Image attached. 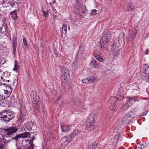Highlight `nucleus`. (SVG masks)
I'll list each match as a JSON object with an SVG mask.
<instances>
[{"label": "nucleus", "instance_id": "nucleus-1", "mask_svg": "<svg viewBox=\"0 0 149 149\" xmlns=\"http://www.w3.org/2000/svg\"><path fill=\"white\" fill-rule=\"evenodd\" d=\"M3 130L6 136L11 137L12 139L17 142V141L19 138H26L29 136L31 135L30 132H25L17 134L15 136L13 137L14 136V134L16 133L18 130L17 128L15 126L9 127L6 128L4 129Z\"/></svg>", "mask_w": 149, "mask_h": 149}, {"label": "nucleus", "instance_id": "nucleus-2", "mask_svg": "<svg viewBox=\"0 0 149 149\" xmlns=\"http://www.w3.org/2000/svg\"><path fill=\"white\" fill-rule=\"evenodd\" d=\"M31 97L32 99V102L34 103V112L35 114H38L39 112L40 106L39 102L40 101V98L39 96L37 95V93L35 90H32L31 93Z\"/></svg>", "mask_w": 149, "mask_h": 149}, {"label": "nucleus", "instance_id": "nucleus-3", "mask_svg": "<svg viewBox=\"0 0 149 149\" xmlns=\"http://www.w3.org/2000/svg\"><path fill=\"white\" fill-rule=\"evenodd\" d=\"M15 113L13 111H4L0 113V118L5 122H8L15 118Z\"/></svg>", "mask_w": 149, "mask_h": 149}, {"label": "nucleus", "instance_id": "nucleus-4", "mask_svg": "<svg viewBox=\"0 0 149 149\" xmlns=\"http://www.w3.org/2000/svg\"><path fill=\"white\" fill-rule=\"evenodd\" d=\"M81 130H80L77 129L74 131L72 134L70 136H64L62 139V141L63 143L61 146H63V148L67 146L73 139L74 137L77 134L81 132Z\"/></svg>", "mask_w": 149, "mask_h": 149}, {"label": "nucleus", "instance_id": "nucleus-5", "mask_svg": "<svg viewBox=\"0 0 149 149\" xmlns=\"http://www.w3.org/2000/svg\"><path fill=\"white\" fill-rule=\"evenodd\" d=\"M94 118L91 117H90L86 122L85 123L86 129L88 131H92L94 128Z\"/></svg>", "mask_w": 149, "mask_h": 149}, {"label": "nucleus", "instance_id": "nucleus-6", "mask_svg": "<svg viewBox=\"0 0 149 149\" xmlns=\"http://www.w3.org/2000/svg\"><path fill=\"white\" fill-rule=\"evenodd\" d=\"M12 92V89L11 87L8 86L6 87V89H4L3 88L1 87L0 86V93L2 95L4 94L7 96L8 97H9Z\"/></svg>", "mask_w": 149, "mask_h": 149}, {"label": "nucleus", "instance_id": "nucleus-7", "mask_svg": "<svg viewBox=\"0 0 149 149\" xmlns=\"http://www.w3.org/2000/svg\"><path fill=\"white\" fill-rule=\"evenodd\" d=\"M136 99L137 98L136 97L133 98L129 97L126 103L123 106V109L124 110H126L134 102H136Z\"/></svg>", "mask_w": 149, "mask_h": 149}, {"label": "nucleus", "instance_id": "nucleus-8", "mask_svg": "<svg viewBox=\"0 0 149 149\" xmlns=\"http://www.w3.org/2000/svg\"><path fill=\"white\" fill-rule=\"evenodd\" d=\"M114 102L113 104L111 105L110 107L111 108L115 111V110L117 109L119 106L120 105V103H118L119 101L121 102V99H119L118 97L116 98V97L114 98Z\"/></svg>", "mask_w": 149, "mask_h": 149}, {"label": "nucleus", "instance_id": "nucleus-9", "mask_svg": "<svg viewBox=\"0 0 149 149\" xmlns=\"http://www.w3.org/2000/svg\"><path fill=\"white\" fill-rule=\"evenodd\" d=\"M119 43L118 42L115 43L112 45L111 50L113 54L115 55H117L119 52Z\"/></svg>", "mask_w": 149, "mask_h": 149}, {"label": "nucleus", "instance_id": "nucleus-10", "mask_svg": "<svg viewBox=\"0 0 149 149\" xmlns=\"http://www.w3.org/2000/svg\"><path fill=\"white\" fill-rule=\"evenodd\" d=\"M61 71L62 72L61 76L63 77H70V70L68 68H65L64 66H62L61 68Z\"/></svg>", "mask_w": 149, "mask_h": 149}, {"label": "nucleus", "instance_id": "nucleus-11", "mask_svg": "<svg viewBox=\"0 0 149 149\" xmlns=\"http://www.w3.org/2000/svg\"><path fill=\"white\" fill-rule=\"evenodd\" d=\"M61 128L62 131L63 132H66L71 130H74L75 129V127L74 125H62L61 126Z\"/></svg>", "mask_w": 149, "mask_h": 149}, {"label": "nucleus", "instance_id": "nucleus-12", "mask_svg": "<svg viewBox=\"0 0 149 149\" xmlns=\"http://www.w3.org/2000/svg\"><path fill=\"white\" fill-rule=\"evenodd\" d=\"M137 110V109L136 108L132 109L127 113L126 116L129 118V119H130L132 120V118H134Z\"/></svg>", "mask_w": 149, "mask_h": 149}, {"label": "nucleus", "instance_id": "nucleus-13", "mask_svg": "<svg viewBox=\"0 0 149 149\" xmlns=\"http://www.w3.org/2000/svg\"><path fill=\"white\" fill-rule=\"evenodd\" d=\"M111 38L110 33L107 31H104L103 33V36L101 39L102 40L107 41H108Z\"/></svg>", "mask_w": 149, "mask_h": 149}, {"label": "nucleus", "instance_id": "nucleus-14", "mask_svg": "<svg viewBox=\"0 0 149 149\" xmlns=\"http://www.w3.org/2000/svg\"><path fill=\"white\" fill-rule=\"evenodd\" d=\"M108 42L107 41H103L101 40L100 44L101 47L105 50H107L109 46V44L108 43Z\"/></svg>", "mask_w": 149, "mask_h": 149}, {"label": "nucleus", "instance_id": "nucleus-15", "mask_svg": "<svg viewBox=\"0 0 149 149\" xmlns=\"http://www.w3.org/2000/svg\"><path fill=\"white\" fill-rule=\"evenodd\" d=\"M90 65L93 68H98L99 66V63L95 59H92L91 60Z\"/></svg>", "mask_w": 149, "mask_h": 149}, {"label": "nucleus", "instance_id": "nucleus-16", "mask_svg": "<svg viewBox=\"0 0 149 149\" xmlns=\"http://www.w3.org/2000/svg\"><path fill=\"white\" fill-rule=\"evenodd\" d=\"M131 119H129L126 115L124 116L122 118V123L123 125H126L131 121Z\"/></svg>", "mask_w": 149, "mask_h": 149}, {"label": "nucleus", "instance_id": "nucleus-17", "mask_svg": "<svg viewBox=\"0 0 149 149\" xmlns=\"http://www.w3.org/2000/svg\"><path fill=\"white\" fill-rule=\"evenodd\" d=\"M123 88L122 87H120L118 89V90L117 92V94H116V96L117 97H121V98H123L124 97V96L123 95Z\"/></svg>", "mask_w": 149, "mask_h": 149}, {"label": "nucleus", "instance_id": "nucleus-18", "mask_svg": "<svg viewBox=\"0 0 149 149\" xmlns=\"http://www.w3.org/2000/svg\"><path fill=\"white\" fill-rule=\"evenodd\" d=\"M125 33L123 32H122L120 33L118 37V41L119 42H125Z\"/></svg>", "mask_w": 149, "mask_h": 149}, {"label": "nucleus", "instance_id": "nucleus-19", "mask_svg": "<svg viewBox=\"0 0 149 149\" xmlns=\"http://www.w3.org/2000/svg\"><path fill=\"white\" fill-rule=\"evenodd\" d=\"M1 95L0 94V104H1V103H5L6 102L5 99L6 98L8 97L6 95L3 94Z\"/></svg>", "mask_w": 149, "mask_h": 149}, {"label": "nucleus", "instance_id": "nucleus-20", "mask_svg": "<svg viewBox=\"0 0 149 149\" xmlns=\"http://www.w3.org/2000/svg\"><path fill=\"white\" fill-rule=\"evenodd\" d=\"M94 80V79H89V78H86L82 80L83 83L86 84H89L90 83H91L93 82Z\"/></svg>", "mask_w": 149, "mask_h": 149}, {"label": "nucleus", "instance_id": "nucleus-21", "mask_svg": "<svg viewBox=\"0 0 149 149\" xmlns=\"http://www.w3.org/2000/svg\"><path fill=\"white\" fill-rule=\"evenodd\" d=\"M134 10V8L133 5L132 4H129L128 5L126 9V11H132Z\"/></svg>", "mask_w": 149, "mask_h": 149}, {"label": "nucleus", "instance_id": "nucleus-22", "mask_svg": "<svg viewBox=\"0 0 149 149\" xmlns=\"http://www.w3.org/2000/svg\"><path fill=\"white\" fill-rule=\"evenodd\" d=\"M75 103L78 107L82 108L83 107V105L82 104L81 100L79 99H77L75 102Z\"/></svg>", "mask_w": 149, "mask_h": 149}, {"label": "nucleus", "instance_id": "nucleus-23", "mask_svg": "<svg viewBox=\"0 0 149 149\" xmlns=\"http://www.w3.org/2000/svg\"><path fill=\"white\" fill-rule=\"evenodd\" d=\"M68 78L69 77H63L62 79V82L63 84L64 85H66L68 84Z\"/></svg>", "mask_w": 149, "mask_h": 149}, {"label": "nucleus", "instance_id": "nucleus-24", "mask_svg": "<svg viewBox=\"0 0 149 149\" xmlns=\"http://www.w3.org/2000/svg\"><path fill=\"white\" fill-rule=\"evenodd\" d=\"M97 144L95 142H94L91 144L88 149H95L97 147Z\"/></svg>", "mask_w": 149, "mask_h": 149}, {"label": "nucleus", "instance_id": "nucleus-25", "mask_svg": "<svg viewBox=\"0 0 149 149\" xmlns=\"http://www.w3.org/2000/svg\"><path fill=\"white\" fill-rule=\"evenodd\" d=\"M36 125V124L34 123L33 122L30 123L29 125L27 126V129L29 131H30L33 129V127L31 126V125Z\"/></svg>", "mask_w": 149, "mask_h": 149}, {"label": "nucleus", "instance_id": "nucleus-26", "mask_svg": "<svg viewBox=\"0 0 149 149\" xmlns=\"http://www.w3.org/2000/svg\"><path fill=\"white\" fill-rule=\"evenodd\" d=\"M10 15L11 16V17L13 19H16L17 18L16 14L15 12H11L10 14Z\"/></svg>", "mask_w": 149, "mask_h": 149}, {"label": "nucleus", "instance_id": "nucleus-27", "mask_svg": "<svg viewBox=\"0 0 149 149\" xmlns=\"http://www.w3.org/2000/svg\"><path fill=\"white\" fill-rule=\"evenodd\" d=\"M17 38L14 37L13 38V45L17 46Z\"/></svg>", "mask_w": 149, "mask_h": 149}, {"label": "nucleus", "instance_id": "nucleus-28", "mask_svg": "<svg viewBox=\"0 0 149 149\" xmlns=\"http://www.w3.org/2000/svg\"><path fill=\"white\" fill-rule=\"evenodd\" d=\"M67 29H62L61 30V36L63 38V36L65 35V33L67 32Z\"/></svg>", "mask_w": 149, "mask_h": 149}, {"label": "nucleus", "instance_id": "nucleus-29", "mask_svg": "<svg viewBox=\"0 0 149 149\" xmlns=\"http://www.w3.org/2000/svg\"><path fill=\"white\" fill-rule=\"evenodd\" d=\"M15 63L14 65V68L13 69V70L14 71H17V69H18L19 68V66L16 63V61H15Z\"/></svg>", "mask_w": 149, "mask_h": 149}, {"label": "nucleus", "instance_id": "nucleus-30", "mask_svg": "<svg viewBox=\"0 0 149 149\" xmlns=\"http://www.w3.org/2000/svg\"><path fill=\"white\" fill-rule=\"evenodd\" d=\"M82 51L81 50H79L77 54V56L76 57V58L77 57V58H81L82 57Z\"/></svg>", "mask_w": 149, "mask_h": 149}, {"label": "nucleus", "instance_id": "nucleus-31", "mask_svg": "<svg viewBox=\"0 0 149 149\" xmlns=\"http://www.w3.org/2000/svg\"><path fill=\"white\" fill-rule=\"evenodd\" d=\"M97 10L95 9L93 10L91 12V15H93L97 14Z\"/></svg>", "mask_w": 149, "mask_h": 149}, {"label": "nucleus", "instance_id": "nucleus-32", "mask_svg": "<svg viewBox=\"0 0 149 149\" xmlns=\"http://www.w3.org/2000/svg\"><path fill=\"white\" fill-rule=\"evenodd\" d=\"M145 72L146 74H149V65L145 69Z\"/></svg>", "mask_w": 149, "mask_h": 149}, {"label": "nucleus", "instance_id": "nucleus-33", "mask_svg": "<svg viewBox=\"0 0 149 149\" xmlns=\"http://www.w3.org/2000/svg\"><path fill=\"white\" fill-rule=\"evenodd\" d=\"M16 46L13 45V52L14 55H15V52L16 51Z\"/></svg>", "mask_w": 149, "mask_h": 149}, {"label": "nucleus", "instance_id": "nucleus-34", "mask_svg": "<svg viewBox=\"0 0 149 149\" xmlns=\"http://www.w3.org/2000/svg\"><path fill=\"white\" fill-rule=\"evenodd\" d=\"M23 42L24 45L26 46H28V43L26 41V40L25 39V38H24L23 39Z\"/></svg>", "mask_w": 149, "mask_h": 149}, {"label": "nucleus", "instance_id": "nucleus-35", "mask_svg": "<svg viewBox=\"0 0 149 149\" xmlns=\"http://www.w3.org/2000/svg\"><path fill=\"white\" fill-rule=\"evenodd\" d=\"M43 12V14H44V15L46 17H47L48 16V13L47 11H46L45 10H43L42 11Z\"/></svg>", "mask_w": 149, "mask_h": 149}, {"label": "nucleus", "instance_id": "nucleus-36", "mask_svg": "<svg viewBox=\"0 0 149 149\" xmlns=\"http://www.w3.org/2000/svg\"><path fill=\"white\" fill-rule=\"evenodd\" d=\"M2 142L1 143L0 142V148H3L5 146V144L3 143L2 144Z\"/></svg>", "mask_w": 149, "mask_h": 149}, {"label": "nucleus", "instance_id": "nucleus-37", "mask_svg": "<svg viewBox=\"0 0 149 149\" xmlns=\"http://www.w3.org/2000/svg\"><path fill=\"white\" fill-rule=\"evenodd\" d=\"M29 143L30 146H34V144L33 143V141H32V140H29Z\"/></svg>", "mask_w": 149, "mask_h": 149}, {"label": "nucleus", "instance_id": "nucleus-38", "mask_svg": "<svg viewBox=\"0 0 149 149\" xmlns=\"http://www.w3.org/2000/svg\"><path fill=\"white\" fill-rule=\"evenodd\" d=\"M97 60L100 62H102L103 61V58L100 56L98 58H97Z\"/></svg>", "mask_w": 149, "mask_h": 149}, {"label": "nucleus", "instance_id": "nucleus-39", "mask_svg": "<svg viewBox=\"0 0 149 149\" xmlns=\"http://www.w3.org/2000/svg\"><path fill=\"white\" fill-rule=\"evenodd\" d=\"M34 146H27V148L28 149H34Z\"/></svg>", "mask_w": 149, "mask_h": 149}, {"label": "nucleus", "instance_id": "nucleus-40", "mask_svg": "<svg viewBox=\"0 0 149 149\" xmlns=\"http://www.w3.org/2000/svg\"><path fill=\"white\" fill-rule=\"evenodd\" d=\"M145 53L146 54H148L149 53V50L147 49L145 51Z\"/></svg>", "mask_w": 149, "mask_h": 149}, {"label": "nucleus", "instance_id": "nucleus-41", "mask_svg": "<svg viewBox=\"0 0 149 149\" xmlns=\"http://www.w3.org/2000/svg\"><path fill=\"white\" fill-rule=\"evenodd\" d=\"M133 31L134 32H135V33H134V37H133V38H134V37H135V36H136V29H134Z\"/></svg>", "mask_w": 149, "mask_h": 149}, {"label": "nucleus", "instance_id": "nucleus-42", "mask_svg": "<svg viewBox=\"0 0 149 149\" xmlns=\"http://www.w3.org/2000/svg\"><path fill=\"white\" fill-rule=\"evenodd\" d=\"M95 56V57L97 59V58H99V57L100 56L99 55H96Z\"/></svg>", "mask_w": 149, "mask_h": 149}, {"label": "nucleus", "instance_id": "nucleus-43", "mask_svg": "<svg viewBox=\"0 0 149 149\" xmlns=\"http://www.w3.org/2000/svg\"><path fill=\"white\" fill-rule=\"evenodd\" d=\"M147 113V112H143L142 113V114L141 115V116H145L146 115Z\"/></svg>", "mask_w": 149, "mask_h": 149}, {"label": "nucleus", "instance_id": "nucleus-44", "mask_svg": "<svg viewBox=\"0 0 149 149\" xmlns=\"http://www.w3.org/2000/svg\"><path fill=\"white\" fill-rule=\"evenodd\" d=\"M35 137H34V136H33V138H32L31 139V140H32V141H33V140H35Z\"/></svg>", "mask_w": 149, "mask_h": 149}, {"label": "nucleus", "instance_id": "nucleus-45", "mask_svg": "<svg viewBox=\"0 0 149 149\" xmlns=\"http://www.w3.org/2000/svg\"><path fill=\"white\" fill-rule=\"evenodd\" d=\"M140 146L141 147H143V148H144V145L143 144H140Z\"/></svg>", "mask_w": 149, "mask_h": 149}, {"label": "nucleus", "instance_id": "nucleus-46", "mask_svg": "<svg viewBox=\"0 0 149 149\" xmlns=\"http://www.w3.org/2000/svg\"><path fill=\"white\" fill-rule=\"evenodd\" d=\"M67 27V25H65V24H64L63 25L62 28H65V27Z\"/></svg>", "mask_w": 149, "mask_h": 149}, {"label": "nucleus", "instance_id": "nucleus-47", "mask_svg": "<svg viewBox=\"0 0 149 149\" xmlns=\"http://www.w3.org/2000/svg\"><path fill=\"white\" fill-rule=\"evenodd\" d=\"M142 148H143V147H141L140 146H139L138 147V149H142Z\"/></svg>", "mask_w": 149, "mask_h": 149}, {"label": "nucleus", "instance_id": "nucleus-48", "mask_svg": "<svg viewBox=\"0 0 149 149\" xmlns=\"http://www.w3.org/2000/svg\"><path fill=\"white\" fill-rule=\"evenodd\" d=\"M53 11L55 12V13H56L57 12V10H56V9H53Z\"/></svg>", "mask_w": 149, "mask_h": 149}, {"label": "nucleus", "instance_id": "nucleus-49", "mask_svg": "<svg viewBox=\"0 0 149 149\" xmlns=\"http://www.w3.org/2000/svg\"><path fill=\"white\" fill-rule=\"evenodd\" d=\"M36 125H31V126H32L33 127H33H35V126H36Z\"/></svg>", "mask_w": 149, "mask_h": 149}, {"label": "nucleus", "instance_id": "nucleus-50", "mask_svg": "<svg viewBox=\"0 0 149 149\" xmlns=\"http://www.w3.org/2000/svg\"><path fill=\"white\" fill-rule=\"evenodd\" d=\"M3 28H2V29H0V31H1V30L3 29Z\"/></svg>", "mask_w": 149, "mask_h": 149}, {"label": "nucleus", "instance_id": "nucleus-51", "mask_svg": "<svg viewBox=\"0 0 149 149\" xmlns=\"http://www.w3.org/2000/svg\"><path fill=\"white\" fill-rule=\"evenodd\" d=\"M148 74L149 76H148V78L149 80V74Z\"/></svg>", "mask_w": 149, "mask_h": 149}, {"label": "nucleus", "instance_id": "nucleus-52", "mask_svg": "<svg viewBox=\"0 0 149 149\" xmlns=\"http://www.w3.org/2000/svg\"><path fill=\"white\" fill-rule=\"evenodd\" d=\"M21 120V116H20V120Z\"/></svg>", "mask_w": 149, "mask_h": 149}, {"label": "nucleus", "instance_id": "nucleus-53", "mask_svg": "<svg viewBox=\"0 0 149 149\" xmlns=\"http://www.w3.org/2000/svg\"><path fill=\"white\" fill-rule=\"evenodd\" d=\"M7 81L8 82H9L10 81L9 80H7Z\"/></svg>", "mask_w": 149, "mask_h": 149}, {"label": "nucleus", "instance_id": "nucleus-54", "mask_svg": "<svg viewBox=\"0 0 149 149\" xmlns=\"http://www.w3.org/2000/svg\"><path fill=\"white\" fill-rule=\"evenodd\" d=\"M1 69H0V72H1Z\"/></svg>", "mask_w": 149, "mask_h": 149}, {"label": "nucleus", "instance_id": "nucleus-55", "mask_svg": "<svg viewBox=\"0 0 149 149\" xmlns=\"http://www.w3.org/2000/svg\"><path fill=\"white\" fill-rule=\"evenodd\" d=\"M58 100H60V98L58 97Z\"/></svg>", "mask_w": 149, "mask_h": 149}, {"label": "nucleus", "instance_id": "nucleus-56", "mask_svg": "<svg viewBox=\"0 0 149 149\" xmlns=\"http://www.w3.org/2000/svg\"><path fill=\"white\" fill-rule=\"evenodd\" d=\"M56 102V103H58V102H57V101Z\"/></svg>", "mask_w": 149, "mask_h": 149}, {"label": "nucleus", "instance_id": "nucleus-57", "mask_svg": "<svg viewBox=\"0 0 149 149\" xmlns=\"http://www.w3.org/2000/svg\"><path fill=\"white\" fill-rule=\"evenodd\" d=\"M17 149H19V148H17Z\"/></svg>", "mask_w": 149, "mask_h": 149}, {"label": "nucleus", "instance_id": "nucleus-58", "mask_svg": "<svg viewBox=\"0 0 149 149\" xmlns=\"http://www.w3.org/2000/svg\"><path fill=\"white\" fill-rule=\"evenodd\" d=\"M6 29H5V31H6Z\"/></svg>", "mask_w": 149, "mask_h": 149}, {"label": "nucleus", "instance_id": "nucleus-59", "mask_svg": "<svg viewBox=\"0 0 149 149\" xmlns=\"http://www.w3.org/2000/svg\"><path fill=\"white\" fill-rule=\"evenodd\" d=\"M25 149H28V148H25Z\"/></svg>", "mask_w": 149, "mask_h": 149}, {"label": "nucleus", "instance_id": "nucleus-60", "mask_svg": "<svg viewBox=\"0 0 149 149\" xmlns=\"http://www.w3.org/2000/svg\"><path fill=\"white\" fill-rule=\"evenodd\" d=\"M19 0H18V1H19Z\"/></svg>", "mask_w": 149, "mask_h": 149}]
</instances>
